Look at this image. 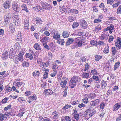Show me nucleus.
<instances>
[{
	"label": "nucleus",
	"mask_w": 121,
	"mask_h": 121,
	"mask_svg": "<svg viewBox=\"0 0 121 121\" xmlns=\"http://www.w3.org/2000/svg\"><path fill=\"white\" fill-rule=\"evenodd\" d=\"M11 17V14L9 13L6 14L4 15V24H8L10 22Z\"/></svg>",
	"instance_id": "nucleus-1"
},
{
	"label": "nucleus",
	"mask_w": 121,
	"mask_h": 121,
	"mask_svg": "<svg viewBox=\"0 0 121 121\" xmlns=\"http://www.w3.org/2000/svg\"><path fill=\"white\" fill-rule=\"evenodd\" d=\"M40 4L44 9L50 10L52 9V7L51 6L50 4L45 2L41 1Z\"/></svg>",
	"instance_id": "nucleus-2"
},
{
	"label": "nucleus",
	"mask_w": 121,
	"mask_h": 121,
	"mask_svg": "<svg viewBox=\"0 0 121 121\" xmlns=\"http://www.w3.org/2000/svg\"><path fill=\"white\" fill-rule=\"evenodd\" d=\"M13 61L16 64H17L19 61L22 62L23 60V58H21L19 56L16 55L12 57Z\"/></svg>",
	"instance_id": "nucleus-3"
},
{
	"label": "nucleus",
	"mask_w": 121,
	"mask_h": 121,
	"mask_svg": "<svg viewBox=\"0 0 121 121\" xmlns=\"http://www.w3.org/2000/svg\"><path fill=\"white\" fill-rule=\"evenodd\" d=\"M114 29V26L112 24L108 26L106 28L104 29L103 30V31L104 32H106L108 31H109V33L111 34L113 32V30Z\"/></svg>",
	"instance_id": "nucleus-4"
},
{
	"label": "nucleus",
	"mask_w": 121,
	"mask_h": 121,
	"mask_svg": "<svg viewBox=\"0 0 121 121\" xmlns=\"http://www.w3.org/2000/svg\"><path fill=\"white\" fill-rule=\"evenodd\" d=\"M79 23L81 27L85 29L87 27L88 25L87 23L83 19H82L79 20Z\"/></svg>",
	"instance_id": "nucleus-5"
},
{
	"label": "nucleus",
	"mask_w": 121,
	"mask_h": 121,
	"mask_svg": "<svg viewBox=\"0 0 121 121\" xmlns=\"http://www.w3.org/2000/svg\"><path fill=\"white\" fill-rule=\"evenodd\" d=\"M12 8L15 11L18 12L19 10V7L18 6V4L15 2L13 3L12 5Z\"/></svg>",
	"instance_id": "nucleus-6"
},
{
	"label": "nucleus",
	"mask_w": 121,
	"mask_h": 121,
	"mask_svg": "<svg viewBox=\"0 0 121 121\" xmlns=\"http://www.w3.org/2000/svg\"><path fill=\"white\" fill-rule=\"evenodd\" d=\"M11 3L10 1H5L3 4V6L6 9H9L11 7Z\"/></svg>",
	"instance_id": "nucleus-7"
},
{
	"label": "nucleus",
	"mask_w": 121,
	"mask_h": 121,
	"mask_svg": "<svg viewBox=\"0 0 121 121\" xmlns=\"http://www.w3.org/2000/svg\"><path fill=\"white\" fill-rule=\"evenodd\" d=\"M100 101L99 99H97L94 101H92L90 103V105L92 106H96L99 103Z\"/></svg>",
	"instance_id": "nucleus-8"
},
{
	"label": "nucleus",
	"mask_w": 121,
	"mask_h": 121,
	"mask_svg": "<svg viewBox=\"0 0 121 121\" xmlns=\"http://www.w3.org/2000/svg\"><path fill=\"white\" fill-rule=\"evenodd\" d=\"M44 93L46 96L50 95L53 93L52 91L50 89H46L44 90Z\"/></svg>",
	"instance_id": "nucleus-9"
},
{
	"label": "nucleus",
	"mask_w": 121,
	"mask_h": 121,
	"mask_svg": "<svg viewBox=\"0 0 121 121\" xmlns=\"http://www.w3.org/2000/svg\"><path fill=\"white\" fill-rule=\"evenodd\" d=\"M60 8V11L62 13H65L66 12L68 11L69 10V8L68 7H65L64 6H63L62 7L60 6L59 7Z\"/></svg>",
	"instance_id": "nucleus-10"
},
{
	"label": "nucleus",
	"mask_w": 121,
	"mask_h": 121,
	"mask_svg": "<svg viewBox=\"0 0 121 121\" xmlns=\"http://www.w3.org/2000/svg\"><path fill=\"white\" fill-rule=\"evenodd\" d=\"M80 80L79 77L73 76L71 80L76 83L77 82H79Z\"/></svg>",
	"instance_id": "nucleus-11"
},
{
	"label": "nucleus",
	"mask_w": 121,
	"mask_h": 121,
	"mask_svg": "<svg viewBox=\"0 0 121 121\" xmlns=\"http://www.w3.org/2000/svg\"><path fill=\"white\" fill-rule=\"evenodd\" d=\"M8 56V54L7 51L5 50H4L2 56V59L3 60H5L7 58Z\"/></svg>",
	"instance_id": "nucleus-12"
},
{
	"label": "nucleus",
	"mask_w": 121,
	"mask_h": 121,
	"mask_svg": "<svg viewBox=\"0 0 121 121\" xmlns=\"http://www.w3.org/2000/svg\"><path fill=\"white\" fill-rule=\"evenodd\" d=\"M16 50L13 49V48L10 50V54H9L10 57L12 58L13 57L15 56V55L16 54Z\"/></svg>",
	"instance_id": "nucleus-13"
},
{
	"label": "nucleus",
	"mask_w": 121,
	"mask_h": 121,
	"mask_svg": "<svg viewBox=\"0 0 121 121\" xmlns=\"http://www.w3.org/2000/svg\"><path fill=\"white\" fill-rule=\"evenodd\" d=\"M53 33L54 34L53 37V39L56 40H58L60 38V36L59 34L58 33V32L56 31H55Z\"/></svg>",
	"instance_id": "nucleus-14"
},
{
	"label": "nucleus",
	"mask_w": 121,
	"mask_h": 121,
	"mask_svg": "<svg viewBox=\"0 0 121 121\" xmlns=\"http://www.w3.org/2000/svg\"><path fill=\"white\" fill-rule=\"evenodd\" d=\"M24 29L29 30V28H28L29 24V21L27 20H25L24 22Z\"/></svg>",
	"instance_id": "nucleus-15"
},
{
	"label": "nucleus",
	"mask_w": 121,
	"mask_h": 121,
	"mask_svg": "<svg viewBox=\"0 0 121 121\" xmlns=\"http://www.w3.org/2000/svg\"><path fill=\"white\" fill-rule=\"evenodd\" d=\"M34 20H35L34 21H36V24L38 25H39L42 24L43 22L41 18L39 17H36Z\"/></svg>",
	"instance_id": "nucleus-16"
},
{
	"label": "nucleus",
	"mask_w": 121,
	"mask_h": 121,
	"mask_svg": "<svg viewBox=\"0 0 121 121\" xmlns=\"http://www.w3.org/2000/svg\"><path fill=\"white\" fill-rule=\"evenodd\" d=\"M21 34L20 32L19 33V32L18 34H17V36L16 37V39L17 41H22V38Z\"/></svg>",
	"instance_id": "nucleus-17"
},
{
	"label": "nucleus",
	"mask_w": 121,
	"mask_h": 121,
	"mask_svg": "<svg viewBox=\"0 0 121 121\" xmlns=\"http://www.w3.org/2000/svg\"><path fill=\"white\" fill-rule=\"evenodd\" d=\"M34 48L36 50H41V46L38 43H35L34 46Z\"/></svg>",
	"instance_id": "nucleus-18"
},
{
	"label": "nucleus",
	"mask_w": 121,
	"mask_h": 121,
	"mask_svg": "<svg viewBox=\"0 0 121 121\" xmlns=\"http://www.w3.org/2000/svg\"><path fill=\"white\" fill-rule=\"evenodd\" d=\"M76 83L70 80L69 84V86L70 88H73L76 86Z\"/></svg>",
	"instance_id": "nucleus-19"
},
{
	"label": "nucleus",
	"mask_w": 121,
	"mask_h": 121,
	"mask_svg": "<svg viewBox=\"0 0 121 121\" xmlns=\"http://www.w3.org/2000/svg\"><path fill=\"white\" fill-rule=\"evenodd\" d=\"M96 96V95L95 93H92L90 95H87V97L91 99H93Z\"/></svg>",
	"instance_id": "nucleus-20"
},
{
	"label": "nucleus",
	"mask_w": 121,
	"mask_h": 121,
	"mask_svg": "<svg viewBox=\"0 0 121 121\" xmlns=\"http://www.w3.org/2000/svg\"><path fill=\"white\" fill-rule=\"evenodd\" d=\"M21 7L22 9V10H25L27 13H28L29 11L28 10V9L27 8L26 6L24 4H22L21 6Z\"/></svg>",
	"instance_id": "nucleus-21"
},
{
	"label": "nucleus",
	"mask_w": 121,
	"mask_h": 121,
	"mask_svg": "<svg viewBox=\"0 0 121 121\" xmlns=\"http://www.w3.org/2000/svg\"><path fill=\"white\" fill-rule=\"evenodd\" d=\"M67 83V80H65L64 81H61L60 83L61 87L64 88L65 87Z\"/></svg>",
	"instance_id": "nucleus-22"
},
{
	"label": "nucleus",
	"mask_w": 121,
	"mask_h": 121,
	"mask_svg": "<svg viewBox=\"0 0 121 121\" xmlns=\"http://www.w3.org/2000/svg\"><path fill=\"white\" fill-rule=\"evenodd\" d=\"M9 28L11 29L10 31L11 32L13 33L15 31L14 26L13 24L12 23H10L9 25Z\"/></svg>",
	"instance_id": "nucleus-23"
},
{
	"label": "nucleus",
	"mask_w": 121,
	"mask_h": 121,
	"mask_svg": "<svg viewBox=\"0 0 121 121\" xmlns=\"http://www.w3.org/2000/svg\"><path fill=\"white\" fill-rule=\"evenodd\" d=\"M37 97L35 94H34L33 96H30L29 97V100L32 101L35 100H36Z\"/></svg>",
	"instance_id": "nucleus-24"
},
{
	"label": "nucleus",
	"mask_w": 121,
	"mask_h": 121,
	"mask_svg": "<svg viewBox=\"0 0 121 121\" xmlns=\"http://www.w3.org/2000/svg\"><path fill=\"white\" fill-rule=\"evenodd\" d=\"M29 63L28 62L24 61L22 63V65L23 67H28L29 66Z\"/></svg>",
	"instance_id": "nucleus-25"
},
{
	"label": "nucleus",
	"mask_w": 121,
	"mask_h": 121,
	"mask_svg": "<svg viewBox=\"0 0 121 121\" xmlns=\"http://www.w3.org/2000/svg\"><path fill=\"white\" fill-rule=\"evenodd\" d=\"M8 99L9 98L7 97H5L0 102V105L2 106L4 104L6 103Z\"/></svg>",
	"instance_id": "nucleus-26"
},
{
	"label": "nucleus",
	"mask_w": 121,
	"mask_h": 121,
	"mask_svg": "<svg viewBox=\"0 0 121 121\" xmlns=\"http://www.w3.org/2000/svg\"><path fill=\"white\" fill-rule=\"evenodd\" d=\"M24 49H21L19 53L17 55L19 56L21 58H23V56L25 53L24 52Z\"/></svg>",
	"instance_id": "nucleus-27"
},
{
	"label": "nucleus",
	"mask_w": 121,
	"mask_h": 121,
	"mask_svg": "<svg viewBox=\"0 0 121 121\" xmlns=\"http://www.w3.org/2000/svg\"><path fill=\"white\" fill-rule=\"evenodd\" d=\"M56 42L59 44L60 43L61 45V46H63L64 45L65 41H64V39H59Z\"/></svg>",
	"instance_id": "nucleus-28"
},
{
	"label": "nucleus",
	"mask_w": 121,
	"mask_h": 121,
	"mask_svg": "<svg viewBox=\"0 0 121 121\" xmlns=\"http://www.w3.org/2000/svg\"><path fill=\"white\" fill-rule=\"evenodd\" d=\"M25 56L26 58H29L30 60L33 59V58L32 55L31 53H26L25 55Z\"/></svg>",
	"instance_id": "nucleus-29"
},
{
	"label": "nucleus",
	"mask_w": 121,
	"mask_h": 121,
	"mask_svg": "<svg viewBox=\"0 0 121 121\" xmlns=\"http://www.w3.org/2000/svg\"><path fill=\"white\" fill-rule=\"evenodd\" d=\"M112 57H114V55H115V53L117 52V50L115 47H112Z\"/></svg>",
	"instance_id": "nucleus-30"
},
{
	"label": "nucleus",
	"mask_w": 121,
	"mask_h": 121,
	"mask_svg": "<svg viewBox=\"0 0 121 121\" xmlns=\"http://www.w3.org/2000/svg\"><path fill=\"white\" fill-rule=\"evenodd\" d=\"M105 32H104V33L101 34V35L100 37V39L101 40H104L105 39L107 40L108 39V38H106L105 36L106 34H105Z\"/></svg>",
	"instance_id": "nucleus-31"
},
{
	"label": "nucleus",
	"mask_w": 121,
	"mask_h": 121,
	"mask_svg": "<svg viewBox=\"0 0 121 121\" xmlns=\"http://www.w3.org/2000/svg\"><path fill=\"white\" fill-rule=\"evenodd\" d=\"M79 25V23L78 22H74L72 24V27L73 29L78 27Z\"/></svg>",
	"instance_id": "nucleus-32"
},
{
	"label": "nucleus",
	"mask_w": 121,
	"mask_h": 121,
	"mask_svg": "<svg viewBox=\"0 0 121 121\" xmlns=\"http://www.w3.org/2000/svg\"><path fill=\"white\" fill-rule=\"evenodd\" d=\"M120 107L118 103L116 104L113 106V111H115L117 110Z\"/></svg>",
	"instance_id": "nucleus-33"
},
{
	"label": "nucleus",
	"mask_w": 121,
	"mask_h": 121,
	"mask_svg": "<svg viewBox=\"0 0 121 121\" xmlns=\"http://www.w3.org/2000/svg\"><path fill=\"white\" fill-rule=\"evenodd\" d=\"M69 35V34L68 32L64 31L62 33V36L63 37L65 38L68 37Z\"/></svg>",
	"instance_id": "nucleus-34"
},
{
	"label": "nucleus",
	"mask_w": 121,
	"mask_h": 121,
	"mask_svg": "<svg viewBox=\"0 0 121 121\" xmlns=\"http://www.w3.org/2000/svg\"><path fill=\"white\" fill-rule=\"evenodd\" d=\"M95 58V60L96 61H98L102 58V56L98 55H95L94 56Z\"/></svg>",
	"instance_id": "nucleus-35"
},
{
	"label": "nucleus",
	"mask_w": 121,
	"mask_h": 121,
	"mask_svg": "<svg viewBox=\"0 0 121 121\" xmlns=\"http://www.w3.org/2000/svg\"><path fill=\"white\" fill-rule=\"evenodd\" d=\"M111 66L110 65V64H106L105 68H106V70L107 72H109L111 71Z\"/></svg>",
	"instance_id": "nucleus-36"
},
{
	"label": "nucleus",
	"mask_w": 121,
	"mask_h": 121,
	"mask_svg": "<svg viewBox=\"0 0 121 121\" xmlns=\"http://www.w3.org/2000/svg\"><path fill=\"white\" fill-rule=\"evenodd\" d=\"M70 12L71 13L74 14H77L79 13V11L78 10L74 9H71L70 10Z\"/></svg>",
	"instance_id": "nucleus-37"
},
{
	"label": "nucleus",
	"mask_w": 121,
	"mask_h": 121,
	"mask_svg": "<svg viewBox=\"0 0 121 121\" xmlns=\"http://www.w3.org/2000/svg\"><path fill=\"white\" fill-rule=\"evenodd\" d=\"M101 25H98L96 27H95V29L94 30V31H96L98 32L100 30H101Z\"/></svg>",
	"instance_id": "nucleus-38"
},
{
	"label": "nucleus",
	"mask_w": 121,
	"mask_h": 121,
	"mask_svg": "<svg viewBox=\"0 0 121 121\" xmlns=\"http://www.w3.org/2000/svg\"><path fill=\"white\" fill-rule=\"evenodd\" d=\"M120 63L119 62H117L115 63L114 65V70L115 71L119 66Z\"/></svg>",
	"instance_id": "nucleus-39"
},
{
	"label": "nucleus",
	"mask_w": 121,
	"mask_h": 121,
	"mask_svg": "<svg viewBox=\"0 0 121 121\" xmlns=\"http://www.w3.org/2000/svg\"><path fill=\"white\" fill-rule=\"evenodd\" d=\"M82 78H89V74L88 73H84L82 74Z\"/></svg>",
	"instance_id": "nucleus-40"
},
{
	"label": "nucleus",
	"mask_w": 121,
	"mask_h": 121,
	"mask_svg": "<svg viewBox=\"0 0 121 121\" xmlns=\"http://www.w3.org/2000/svg\"><path fill=\"white\" fill-rule=\"evenodd\" d=\"M15 48L17 50L21 48V46L18 42L15 43L14 45Z\"/></svg>",
	"instance_id": "nucleus-41"
},
{
	"label": "nucleus",
	"mask_w": 121,
	"mask_h": 121,
	"mask_svg": "<svg viewBox=\"0 0 121 121\" xmlns=\"http://www.w3.org/2000/svg\"><path fill=\"white\" fill-rule=\"evenodd\" d=\"M5 89L6 91H7V92H10L12 91V88L10 87L8 85L6 86Z\"/></svg>",
	"instance_id": "nucleus-42"
},
{
	"label": "nucleus",
	"mask_w": 121,
	"mask_h": 121,
	"mask_svg": "<svg viewBox=\"0 0 121 121\" xmlns=\"http://www.w3.org/2000/svg\"><path fill=\"white\" fill-rule=\"evenodd\" d=\"M8 74V73H6V71H4L2 72H0V75H2L4 77L7 76Z\"/></svg>",
	"instance_id": "nucleus-43"
},
{
	"label": "nucleus",
	"mask_w": 121,
	"mask_h": 121,
	"mask_svg": "<svg viewBox=\"0 0 121 121\" xmlns=\"http://www.w3.org/2000/svg\"><path fill=\"white\" fill-rule=\"evenodd\" d=\"M22 84H23L24 86V85L25 84L22 82H17L16 84V85L17 86V88L21 86Z\"/></svg>",
	"instance_id": "nucleus-44"
},
{
	"label": "nucleus",
	"mask_w": 121,
	"mask_h": 121,
	"mask_svg": "<svg viewBox=\"0 0 121 121\" xmlns=\"http://www.w3.org/2000/svg\"><path fill=\"white\" fill-rule=\"evenodd\" d=\"M84 42H83L82 40H81L78 42L77 44L78 47H80L81 46L82 44L84 45Z\"/></svg>",
	"instance_id": "nucleus-45"
},
{
	"label": "nucleus",
	"mask_w": 121,
	"mask_h": 121,
	"mask_svg": "<svg viewBox=\"0 0 121 121\" xmlns=\"http://www.w3.org/2000/svg\"><path fill=\"white\" fill-rule=\"evenodd\" d=\"M49 37H44L42 42L43 43H47L49 41Z\"/></svg>",
	"instance_id": "nucleus-46"
},
{
	"label": "nucleus",
	"mask_w": 121,
	"mask_h": 121,
	"mask_svg": "<svg viewBox=\"0 0 121 121\" xmlns=\"http://www.w3.org/2000/svg\"><path fill=\"white\" fill-rule=\"evenodd\" d=\"M19 21V20L18 19V18H17V16H15L14 17V18H13V22L14 23H15V24L16 25L17 22Z\"/></svg>",
	"instance_id": "nucleus-47"
},
{
	"label": "nucleus",
	"mask_w": 121,
	"mask_h": 121,
	"mask_svg": "<svg viewBox=\"0 0 121 121\" xmlns=\"http://www.w3.org/2000/svg\"><path fill=\"white\" fill-rule=\"evenodd\" d=\"M40 74V73L39 72V71H37L36 72H34L32 73V75L33 76H39Z\"/></svg>",
	"instance_id": "nucleus-48"
},
{
	"label": "nucleus",
	"mask_w": 121,
	"mask_h": 121,
	"mask_svg": "<svg viewBox=\"0 0 121 121\" xmlns=\"http://www.w3.org/2000/svg\"><path fill=\"white\" fill-rule=\"evenodd\" d=\"M101 83L102 86V87H103L104 88H105V87H106L107 86L106 82L103 80L102 81Z\"/></svg>",
	"instance_id": "nucleus-49"
},
{
	"label": "nucleus",
	"mask_w": 121,
	"mask_h": 121,
	"mask_svg": "<svg viewBox=\"0 0 121 121\" xmlns=\"http://www.w3.org/2000/svg\"><path fill=\"white\" fill-rule=\"evenodd\" d=\"M58 68L57 65H56V64L54 65L52 67V68L53 69V71H56L57 72Z\"/></svg>",
	"instance_id": "nucleus-50"
},
{
	"label": "nucleus",
	"mask_w": 121,
	"mask_h": 121,
	"mask_svg": "<svg viewBox=\"0 0 121 121\" xmlns=\"http://www.w3.org/2000/svg\"><path fill=\"white\" fill-rule=\"evenodd\" d=\"M69 19L70 22L73 21L76 19L75 17L73 16H69Z\"/></svg>",
	"instance_id": "nucleus-51"
},
{
	"label": "nucleus",
	"mask_w": 121,
	"mask_h": 121,
	"mask_svg": "<svg viewBox=\"0 0 121 121\" xmlns=\"http://www.w3.org/2000/svg\"><path fill=\"white\" fill-rule=\"evenodd\" d=\"M11 108V105L10 104L9 105L4 108V111H7L8 110L10 109Z\"/></svg>",
	"instance_id": "nucleus-52"
},
{
	"label": "nucleus",
	"mask_w": 121,
	"mask_h": 121,
	"mask_svg": "<svg viewBox=\"0 0 121 121\" xmlns=\"http://www.w3.org/2000/svg\"><path fill=\"white\" fill-rule=\"evenodd\" d=\"M93 109V108L92 107H90L88 108V109L86 110V113H88L91 112Z\"/></svg>",
	"instance_id": "nucleus-53"
},
{
	"label": "nucleus",
	"mask_w": 121,
	"mask_h": 121,
	"mask_svg": "<svg viewBox=\"0 0 121 121\" xmlns=\"http://www.w3.org/2000/svg\"><path fill=\"white\" fill-rule=\"evenodd\" d=\"M74 116L75 118L76 119V121H78L80 117L79 114H75Z\"/></svg>",
	"instance_id": "nucleus-54"
},
{
	"label": "nucleus",
	"mask_w": 121,
	"mask_h": 121,
	"mask_svg": "<svg viewBox=\"0 0 121 121\" xmlns=\"http://www.w3.org/2000/svg\"><path fill=\"white\" fill-rule=\"evenodd\" d=\"M18 100L21 103L22 102V101H24L25 102H26V100H25L24 99L23 97H19L18 99Z\"/></svg>",
	"instance_id": "nucleus-55"
},
{
	"label": "nucleus",
	"mask_w": 121,
	"mask_h": 121,
	"mask_svg": "<svg viewBox=\"0 0 121 121\" xmlns=\"http://www.w3.org/2000/svg\"><path fill=\"white\" fill-rule=\"evenodd\" d=\"M91 72L93 74H97V71L95 69L92 70Z\"/></svg>",
	"instance_id": "nucleus-56"
},
{
	"label": "nucleus",
	"mask_w": 121,
	"mask_h": 121,
	"mask_svg": "<svg viewBox=\"0 0 121 121\" xmlns=\"http://www.w3.org/2000/svg\"><path fill=\"white\" fill-rule=\"evenodd\" d=\"M114 37L113 36L111 35L109 36L108 41L109 43H111L113 41Z\"/></svg>",
	"instance_id": "nucleus-57"
},
{
	"label": "nucleus",
	"mask_w": 121,
	"mask_h": 121,
	"mask_svg": "<svg viewBox=\"0 0 121 121\" xmlns=\"http://www.w3.org/2000/svg\"><path fill=\"white\" fill-rule=\"evenodd\" d=\"M105 106V104L104 102L101 103L100 105V108L102 109H103L104 108Z\"/></svg>",
	"instance_id": "nucleus-58"
},
{
	"label": "nucleus",
	"mask_w": 121,
	"mask_h": 121,
	"mask_svg": "<svg viewBox=\"0 0 121 121\" xmlns=\"http://www.w3.org/2000/svg\"><path fill=\"white\" fill-rule=\"evenodd\" d=\"M108 46H107V49H106V48H105L103 52L106 54L108 53L109 52V49H108Z\"/></svg>",
	"instance_id": "nucleus-59"
},
{
	"label": "nucleus",
	"mask_w": 121,
	"mask_h": 121,
	"mask_svg": "<svg viewBox=\"0 0 121 121\" xmlns=\"http://www.w3.org/2000/svg\"><path fill=\"white\" fill-rule=\"evenodd\" d=\"M95 80L99 81L100 80H99V78L97 76L94 75L92 77Z\"/></svg>",
	"instance_id": "nucleus-60"
},
{
	"label": "nucleus",
	"mask_w": 121,
	"mask_h": 121,
	"mask_svg": "<svg viewBox=\"0 0 121 121\" xmlns=\"http://www.w3.org/2000/svg\"><path fill=\"white\" fill-rule=\"evenodd\" d=\"M101 21V20L100 19H95L93 21V22L94 23H96L99 22Z\"/></svg>",
	"instance_id": "nucleus-61"
},
{
	"label": "nucleus",
	"mask_w": 121,
	"mask_h": 121,
	"mask_svg": "<svg viewBox=\"0 0 121 121\" xmlns=\"http://www.w3.org/2000/svg\"><path fill=\"white\" fill-rule=\"evenodd\" d=\"M71 106V105H67L64 106L63 109L65 110L66 109H68L69 108H70Z\"/></svg>",
	"instance_id": "nucleus-62"
},
{
	"label": "nucleus",
	"mask_w": 121,
	"mask_h": 121,
	"mask_svg": "<svg viewBox=\"0 0 121 121\" xmlns=\"http://www.w3.org/2000/svg\"><path fill=\"white\" fill-rule=\"evenodd\" d=\"M1 119H0V121H2L4 119H6L7 118V117L3 114H2L1 115Z\"/></svg>",
	"instance_id": "nucleus-63"
},
{
	"label": "nucleus",
	"mask_w": 121,
	"mask_h": 121,
	"mask_svg": "<svg viewBox=\"0 0 121 121\" xmlns=\"http://www.w3.org/2000/svg\"><path fill=\"white\" fill-rule=\"evenodd\" d=\"M40 64H42V67L45 68L46 67V63L42 62H41Z\"/></svg>",
	"instance_id": "nucleus-64"
}]
</instances>
